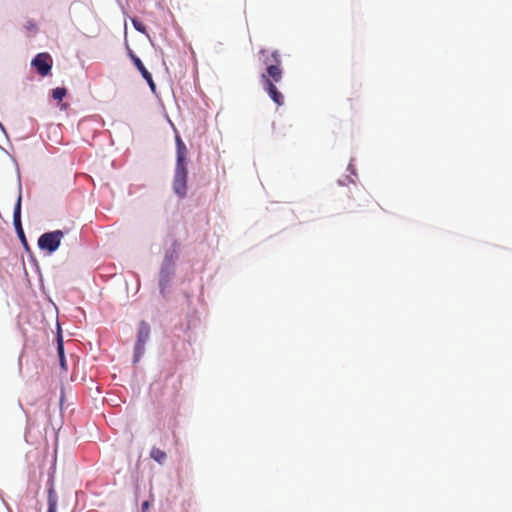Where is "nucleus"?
I'll return each instance as SVG.
<instances>
[{"label":"nucleus","mask_w":512,"mask_h":512,"mask_svg":"<svg viewBox=\"0 0 512 512\" xmlns=\"http://www.w3.org/2000/svg\"><path fill=\"white\" fill-rule=\"evenodd\" d=\"M188 171L186 165H176L173 178V191L177 196L183 198L187 194Z\"/></svg>","instance_id":"7ed1b4c3"},{"label":"nucleus","mask_w":512,"mask_h":512,"mask_svg":"<svg viewBox=\"0 0 512 512\" xmlns=\"http://www.w3.org/2000/svg\"><path fill=\"white\" fill-rule=\"evenodd\" d=\"M129 56H130L133 64L136 66L138 71L143 76V78H147V76L149 75V71L145 68V66L142 63V61L140 60V58H138L132 51H129Z\"/></svg>","instance_id":"9d476101"},{"label":"nucleus","mask_w":512,"mask_h":512,"mask_svg":"<svg viewBox=\"0 0 512 512\" xmlns=\"http://www.w3.org/2000/svg\"><path fill=\"white\" fill-rule=\"evenodd\" d=\"M57 328V352L60 360V365L63 370H67L66 360L64 356V346H63V338H62V329L61 322H56Z\"/></svg>","instance_id":"0eeeda50"},{"label":"nucleus","mask_w":512,"mask_h":512,"mask_svg":"<svg viewBox=\"0 0 512 512\" xmlns=\"http://www.w3.org/2000/svg\"><path fill=\"white\" fill-rule=\"evenodd\" d=\"M0 128H1L2 130H4V126L2 125V123H1V122H0Z\"/></svg>","instance_id":"f3484780"},{"label":"nucleus","mask_w":512,"mask_h":512,"mask_svg":"<svg viewBox=\"0 0 512 512\" xmlns=\"http://www.w3.org/2000/svg\"><path fill=\"white\" fill-rule=\"evenodd\" d=\"M67 94V89L64 87H57L52 90V97L57 101H62Z\"/></svg>","instance_id":"ddd939ff"},{"label":"nucleus","mask_w":512,"mask_h":512,"mask_svg":"<svg viewBox=\"0 0 512 512\" xmlns=\"http://www.w3.org/2000/svg\"><path fill=\"white\" fill-rule=\"evenodd\" d=\"M13 222L18 236L21 238L23 242H25V234L21 224V196L18 197L14 208Z\"/></svg>","instance_id":"423d86ee"},{"label":"nucleus","mask_w":512,"mask_h":512,"mask_svg":"<svg viewBox=\"0 0 512 512\" xmlns=\"http://www.w3.org/2000/svg\"><path fill=\"white\" fill-rule=\"evenodd\" d=\"M148 507H149V503H148V502H144V503L142 504V510H143V511H145L146 509H148Z\"/></svg>","instance_id":"dca6fc26"},{"label":"nucleus","mask_w":512,"mask_h":512,"mask_svg":"<svg viewBox=\"0 0 512 512\" xmlns=\"http://www.w3.org/2000/svg\"><path fill=\"white\" fill-rule=\"evenodd\" d=\"M57 504V495L53 489H50L48 491V512H57Z\"/></svg>","instance_id":"f8f14e48"},{"label":"nucleus","mask_w":512,"mask_h":512,"mask_svg":"<svg viewBox=\"0 0 512 512\" xmlns=\"http://www.w3.org/2000/svg\"><path fill=\"white\" fill-rule=\"evenodd\" d=\"M177 161L176 165H186L187 147L180 136H176Z\"/></svg>","instance_id":"6e6552de"},{"label":"nucleus","mask_w":512,"mask_h":512,"mask_svg":"<svg viewBox=\"0 0 512 512\" xmlns=\"http://www.w3.org/2000/svg\"><path fill=\"white\" fill-rule=\"evenodd\" d=\"M150 457L159 464H163L166 460V453L157 447H153L150 451Z\"/></svg>","instance_id":"9b49d317"},{"label":"nucleus","mask_w":512,"mask_h":512,"mask_svg":"<svg viewBox=\"0 0 512 512\" xmlns=\"http://www.w3.org/2000/svg\"><path fill=\"white\" fill-rule=\"evenodd\" d=\"M173 246V250L170 253H168L165 257L162 273L165 270H170L173 267L175 260L177 259V243H174Z\"/></svg>","instance_id":"1a4fd4ad"},{"label":"nucleus","mask_w":512,"mask_h":512,"mask_svg":"<svg viewBox=\"0 0 512 512\" xmlns=\"http://www.w3.org/2000/svg\"><path fill=\"white\" fill-rule=\"evenodd\" d=\"M53 59L49 53L43 52L37 54L31 61V66L36 69L38 74L45 77L50 74Z\"/></svg>","instance_id":"20e7f679"},{"label":"nucleus","mask_w":512,"mask_h":512,"mask_svg":"<svg viewBox=\"0 0 512 512\" xmlns=\"http://www.w3.org/2000/svg\"><path fill=\"white\" fill-rule=\"evenodd\" d=\"M132 24L134 26V28L138 31V32H141V33H146V27L144 26V24L139 21L138 19L136 18H133L132 19Z\"/></svg>","instance_id":"4468645a"},{"label":"nucleus","mask_w":512,"mask_h":512,"mask_svg":"<svg viewBox=\"0 0 512 512\" xmlns=\"http://www.w3.org/2000/svg\"><path fill=\"white\" fill-rule=\"evenodd\" d=\"M144 79L147 81V83L150 86L151 90L154 91L155 88H156V85H155V83L153 81L152 75L149 73L147 78H144Z\"/></svg>","instance_id":"2eb2a0df"},{"label":"nucleus","mask_w":512,"mask_h":512,"mask_svg":"<svg viewBox=\"0 0 512 512\" xmlns=\"http://www.w3.org/2000/svg\"><path fill=\"white\" fill-rule=\"evenodd\" d=\"M259 61L266 67V71L261 74V82L264 90L268 93L275 104L281 106L284 104V96L278 91L276 83L281 82L283 70L282 60L278 50L269 51L261 49L258 52Z\"/></svg>","instance_id":"f257e3e1"},{"label":"nucleus","mask_w":512,"mask_h":512,"mask_svg":"<svg viewBox=\"0 0 512 512\" xmlns=\"http://www.w3.org/2000/svg\"><path fill=\"white\" fill-rule=\"evenodd\" d=\"M150 336V328L145 323L142 322V324L139 327L138 335H137V341L134 348V362H138L140 358L143 356L145 351V344Z\"/></svg>","instance_id":"39448f33"},{"label":"nucleus","mask_w":512,"mask_h":512,"mask_svg":"<svg viewBox=\"0 0 512 512\" xmlns=\"http://www.w3.org/2000/svg\"><path fill=\"white\" fill-rule=\"evenodd\" d=\"M62 238L63 232L61 230L47 232L39 237L38 246L41 250L52 253L58 249Z\"/></svg>","instance_id":"f03ea898"}]
</instances>
